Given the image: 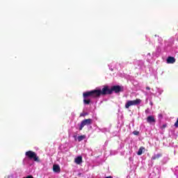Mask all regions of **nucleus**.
<instances>
[{
    "mask_svg": "<svg viewBox=\"0 0 178 178\" xmlns=\"http://www.w3.org/2000/svg\"><path fill=\"white\" fill-rule=\"evenodd\" d=\"M176 63V58L175 57L168 56L167 58V63L173 64Z\"/></svg>",
    "mask_w": 178,
    "mask_h": 178,
    "instance_id": "nucleus-8",
    "label": "nucleus"
},
{
    "mask_svg": "<svg viewBox=\"0 0 178 178\" xmlns=\"http://www.w3.org/2000/svg\"><path fill=\"white\" fill-rule=\"evenodd\" d=\"M123 86H113L111 87V93L115 92V94H118V92H123Z\"/></svg>",
    "mask_w": 178,
    "mask_h": 178,
    "instance_id": "nucleus-6",
    "label": "nucleus"
},
{
    "mask_svg": "<svg viewBox=\"0 0 178 178\" xmlns=\"http://www.w3.org/2000/svg\"><path fill=\"white\" fill-rule=\"evenodd\" d=\"M75 163L76 165H80L81 163H83V157L81 156H79L74 159Z\"/></svg>",
    "mask_w": 178,
    "mask_h": 178,
    "instance_id": "nucleus-9",
    "label": "nucleus"
},
{
    "mask_svg": "<svg viewBox=\"0 0 178 178\" xmlns=\"http://www.w3.org/2000/svg\"><path fill=\"white\" fill-rule=\"evenodd\" d=\"M90 102H91V100L90 99H87L84 98L83 104H85V105H90Z\"/></svg>",
    "mask_w": 178,
    "mask_h": 178,
    "instance_id": "nucleus-13",
    "label": "nucleus"
},
{
    "mask_svg": "<svg viewBox=\"0 0 178 178\" xmlns=\"http://www.w3.org/2000/svg\"><path fill=\"white\" fill-rule=\"evenodd\" d=\"M162 155H163L162 153H159L157 154H154L152 157V161H156V159H159V158H161Z\"/></svg>",
    "mask_w": 178,
    "mask_h": 178,
    "instance_id": "nucleus-11",
    "label": "nucleus"
},
{
    "mask_svg": "<svg viewBox=\"0 0 178 178\" xmlns=\"http://www.w3.org/2000/svg\"><path fill=\"white\" fill-rule=\"evenodd\" d=\"M158 116H159V118H160V119H162V118H163L162 114H159Z\"/></svg>",
    "mask_w": 178,
    "mask_h": 178,
    "instance_id": "nucleus-18",
    "label": "nucleus"
},
{
    "mask_svg": "<svg viewBox=\"0 0 178 178\" xmlns=\"http://www.w3.org/2000/svg\"><path fill=\"white\" fill-rule=\"evenodd\" d=\"M133 134H134V136H138V134H140V132L138 131H133Z\"/></svg>",
    "mask_w": 178,
    "mask_h": 178,
    "instance_id": "nucleus-15",
    "label": "nucleus"
},
{
    "mask_svg": "<svg viewBox=\"0 0 178 178\" xmlns=\"http://www.w3.org/2000/svg\"><path fill=\"white\" fill-rule=\"evenodd\" d=\"M24 178H34V177H33V175H28L26 177Z\"/></svg>",
    "mask_w": 178,
    "mask_h": 178,
    "instance_id": "nucleus-17",
    "label": "nucleus"
},
{
    "mask_svg": "<svg viewBox=\"0 0 178 178\" xmlns=\"http://www.w3.org/2000/svg\"><path fill=\"white\" fill-rule=\"evenodd\" d=\"M80 116H86V114H81Z\"/></svg>",
    "mask_w": 178,
    "mask_h": 178,
    "instance_id": "nucleus-21",
    "label": "nucleus"
},
{
    "mask_svg": "<svg viewBox=\"0 0 178 178\" xmlns=\"http://www.w3.org/2000/svg\"><path fill=\"white\" fill-rule=\"evenodd\" d=\"M147 122L151 124L152 123H155L156 120H155V117H154V115H149L147 118Z\"/></svg>",
    "mask_w": 178,
    "mask_h": 178,
    "instance_id": "nucleus-7",
    "label": "nucleus"
},
{
    "mask_svg": "<svg viewBox=\"0 0 178 178\" xmlns=\"http://www.w3.org/2000/svg\"><path fill=\"white\" fill-rule=\"evenodd\" d=\"M144 152H145V147L141 146L137 152V155H143Z\"/></svg>",
    "mask_w": 178,
    "mask_h": 178,
    "instance_id": "nucleus-12",
    "label": "nucleus"
},
{
    "mask_svg": "<svg viewBox=\"0 0 178 178\" xmlns=\"http://www.w3.org/2000/svg\"><path fill=\"white\" fill-rule=\"evenodd\" d=\"M86 138V136L82 135V136H78V141H83V140H84Z\"/></svg>",
    "mask_w": 178,
    "mask_h": 178,
    "instance_id": "nucleus-14",
    "label": "nucleus"
},
{
    "mask_svg": "<svg viewBox=\"0 0 178 178\" xmlns=\"http://www.w3.org/2000/svg\"><path fill=\"white\" fill-rule=\"evenodd\" d=\"M83 97L85 99H87L88 97H91L92 98H98L99 97L98 90L85 92L83 93Z\"/></svg>",
    "mask_w": 178,
    "mask_h": 178,
    "instance_id": "nucleus-1",
    "label": "nucleus"
},
{
    "mask_svg": "<svg viewBox=\"0 0 178 178\" xmlns=\"http://www.w3.org/2000/svg\"><path fill=\"white\" fill-rule=\"evenodd\" d=\"M146 90H151V88H149V86L146 87Z\"/></svg>",
    "mask_w": 178,
    "mask_h": 178,
    "instance_id": "nucleus-20",
    "label": "nucleus"
},
{
    "mask_svg": "<svg viewBox=\"0 0 178 178\" xmlns=\"http://www.w3.org/2000/svg\"><path fill=\"white\" fill-rule=\"evenodd\" d=\"M90 124H92V119H85L81 121L79 130L81 131L84 128V126H90Z\"/></svg>",
    "mask_w": 178,
    "mask_h": 178,
    "instance_id": "nucleus-5",
    "label": "nucleus"
},
{
    "mask_svg": "<svg viewBox=\"0 0 178 178\" xmlns=\"http://www.w3.org/2000/svg\"><path fill=\"white\" fill-rule=\"evenodd\" d=\"M97 92H99V97H101V95H111L112 89H109L108 86H104L102 90H97Z\"/></svg>",
    "mask_w": 178,
    "mask_h": 178,
    "instance_id": "nucleus-3",
    "label": "nucleus"
},
{
    "mask_svg": "<svg viewBox=\"0 0 178 178\" xmlns=\"http://www.w3.org/2000/svg\"><path fill=\"white\" fill-rule=\"evenodd\" d=\"M141 104V100L140 99H136L135 100H129L125 104L126 109H129L130 106L140 105Z\"/></svg>",
    "mask_w": 178,
    "mask_h": 178,
    "instance_id": "nucleus-4",
    "label": "nucleus"
},
{
    "mask_svg": "<svg viewBox=\"0 0 178 178\" xmlns=\"http://www.w3.org/2000/svg\"><path fill=\"white\" fill-rule=\"evenodd\" d=\"M175 127H178V118H177V119L176 122L175 123Z\"/></svg>",
    "mask_w": 178,
    "mask_h": 178,
    "instance_id": "nucleus-16",
    "label": "nucleus"
},
{
    "mask_svg": "<svg viewBox=\"0 0 178 178\" xmlns=\"http://www.w3.org/2000/svg\"><path fill=\"white\" fill-rule=\"evenodd\" d=\"M25 155L29 159L33 160L35 162H41L40 157L37 156V153L35 152L29 150L26 152Z\"/></svg>",
    "mask_w": 178,
    "mask_h": 178,
    "instance_id": "nucleus-2",
    "label": "nucleus"
},
{
    "mask_svg": "<svg viewBox=\"0 0 178 178\" xmlns=\"http://www.w3.org/2000/svg\"><path fill=\"white\" fill-rule=\"evenodd\" d=\"M53 170L56 173H60V167H59V165H53Z\"/></svg>",
    "mask_w": 178,
    "mask_h": 178,
    "instance_id": "nucleus-10",
    "label": "nucleus"
},
{
    "mask_svg": "<svg viewBox=\"0 0 178 178\" xmlns=\"http://www.w3.org/2000/svg\"><path fill=\"white\" fill-rule=\"evenodd\" d=\"M165 127H166V124L163 125L161 129H165Z\"/></svg>",
    "mask_w": 178,
    "mask_h": 178,
    "instance_id": "nucleus-19",
    "label": "nucleus"
}]
</instances>
